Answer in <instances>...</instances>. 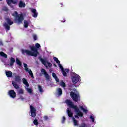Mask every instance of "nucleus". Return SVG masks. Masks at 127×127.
<instances>
[{
	"label": "nucleus",
	"mask_w": 127,
	"mask_h": 127,
	"mask_svg": "<svg viewBox=\"0 0 127 127\" xmlns=\"http://www.w3.org/2000/svg\"><path fill=\"white\" fill-rule=\"evenodd\" d=\"M33 38H34V40H36V39H37V37L36 35H33Z\"/></svg>",
	"instance_id": "obj_39"
},
{
	"label": "nucleus",
	"mask_w": 127,
	"mask_h": 127,
	"mask_svg": "<svg viewBox=\"0 0 127 127\" xmlns=\"http://www.w3.org/2000/svg\"><path fill=\"white\" fill-rule=\"evenodd\" d=\"M8 95L11 98H13V99L16 97V93L12 90H11L8 92Z\"/></svg>",
	"instance_id": "obj_12"
},
{
	"label": "nucleus",
	"mask_w": 127,
	"mask_h": 127,
	"mask_svg": "<svg viewBox=\"0 0 127 127\" xmlns=\"http://www.w3.org/2000/svg\"><path fill=\"white\" fill-rule=\"evenodd\" d=\"M0 56L4 57V58H7V55L4 53L3 52H1L0 53Z\"/></svg>",
	"instance_id": "obj_25"
},
{
	"label": "nucleus",
	"mask_w": 127,
	"mask_h": 127,
	"mask_svg": "<svg viewBox=\"0 0 127 127\" xmlns=\"http://www.w3.org/2000/svg\"><path fill=\"white\" fill-rule=\"evenodd\" d=\"M19 7L22 8V7H25V3H23L22 1H20V3L19 4Z\"/></svg>",
	"instance_id": "obj_27"
},
{
	"label": "nucleus",
	"mask_w": 127,
	"mask_h": 127,
	"mask_svg": "<svg viewBox=\"0 0 127 127\" xmlns=\"http://www.w3.org/2000/svg\"><path fill=\"white\" fill-rule=\"evenodd\" d=\"M90 118L92 122H95V118L92 115H90Z\"/></svg>",
	"instance_id": "obj_36"
},
{
	"label": "nucleus",
	"mask_w": 127,
	"mask_h": 127,
	"mask_svg": "<svg viewBox=\"0 0 127 127\" xmlns=\"http://www.w3.org/2000/svg\"><path fill=\"white\" fill-rule=\"evenodd\" d=\"M23 65L25 71H26V72H28L30 76L32 78V79H33V73H32L31 70L28 69V66L25 63H23Z\"/></svg>",
	"instance_id": "obj_8"
},
{
	"label": "nucleus",
	"mask_w": 127,
	"mask_h": 127,
	"mask_svg": "<svg viewBox=\"0 0 127 127\" xmlns=\"http://www.w3.org/2000/svg\"><path fill=\"white\" fill-rule=\"evenodd\" d=\"M57 94L58 96H61L62 95V89L60 88H58L57 89Z\"/></svg>",
	"instance_id": "obj_18"
},
{
	"label": "nucleus",
	"mask_w": 127,
	"mask_h": 127,
	"mask_svg": "<svg viewBox=\"0 0 127 127\" xmlns=\"http://www.w3.org/2000/svg\"><path fill=\"white\" fill-rule=\"evenodd\" d=\"M80 108L84 113H86V114L88 113V110L87 109L86 106H80Z\"/></svg>",
	"instance_id": "obj_16"
},
{
	"label": "nucleus",
	"mask_w": 127,
	"mask_h": 127,
	"mask_svg": "<svg viewBox=\"0 0 127 127\" xmlns=\"http://www.w3.org/2000/svg\"><path fill=\"white\" fill-rule=\"evenodd\" d=\"M13 3V4H15L16 3V1L15 0H7V3L10 5V3Z\"/></svg>",
	"instance_id": "obj_17"
},
{
	"label": "nucleus",
	"mask_w": 127,
	"mask_h": 127,
	"mask_svg": "<svg viewBox=\"0 0 127 127\" xmlns=\"http://www.w3.org/2000/svg\"><path fill=\"white\" fill-rule=\"evenodd\" d=\"M15 82H20V81H21V79H20V76H16L15 77Z\"/></svg>",
	"instance_id": "obj_24"
},
{
	"label": "nucleus",
	"mask_w": 127,
	"mask_h": 127,
	"mask_svg": "<svg viewBox=\"0 0 127 127\" xmlns=\"http://www.w3.org/2000/svg\"><path fill=\"white\" fill-rule=\"evenodd\" d=\"M16 61L17 65H18L20 67H21L22 64L21 63V62L18 59V58H16Z\"/></svg>",
	"instance_id": "obj_21"
},
{
	"label": "nucleus",
	"mask_w": 127,
	"mask_h": 127,
	"mask_svg": "<svg viewBox=\"0 0 127 127\" xmlns=\"http://www.w3.org/2000/svg\"><path fill=\"white\" fill-rule=\"evenodd\" d=\"M30 49L31 51L28 50H22L21 52L23 54H26L27 55L36 57V56H37V54L39 53L38 51H37V49L33 46H31Z\"/></svg>",
	"instance_id": "obj_2"
},
{
	"label": "nucleus",
	"mask_w": 127,
	"mask_h": 127,
	"mask_svg": "<svg viewBox=\"0 0 127 127\" xmlns=\"http://www.w3.org/2000/svg\"><path fill=\"white\" fill-rule=\"evenodd\" d=\"M65 121H66V118L65 116H63L62 119V124H64L65 123Z\"/></svg>",
	"instance_id": "obj_33"
},
{
	"label": "nucleus",
	"mask_w": 127,
	"mask_h": 127,
	"mask_svg": "<svg viewBox=\"0 0 127 127\" xmlns=\"http://www.w3.org/2000/svg\"><path fill=\"white\" fill-rule=\"evenodd\" d=\"M12 84L15 89H16V90H18V89H19V85H18V84H17L16 82L13 81Z\"/></svg>",
	"instance_id": "obj_14"
},
{
	"label": "nucleus",
	"mask_w": 127,
	"mask_h": 127,
	"mask_svg": "<svg viewBox=\"0 0 127 127\" xmlns=\"http://www.w3.org/2000/svg\"><path fill=\"white\" fill-rule=\"evenodd\" d=\"M2 0H0V1H2Z\"/></svg>",
	"instance_id": "obj_44"
},
{
	"label": "nucleus",
	"mask_w": 127,
	"mask_h": 127,
	"mask_svg": "<svg viewBox=\"0 0 127 127\" xmlns=\"http://www.w3.org/2000/svg\"><path fill=\"white\" fill-rule=\"evenodd\" d=\"M40 60L41 62L42 63V64L46 67V68H47L48 67H49L50 68L52 67V64L51 63L48 62L46 60L42 58H40Z\"/></svg>",
	"instance_id": "obj_7"
},
{
	"label": "nucleus",
	"mask_w": 127,
	"mask_h": 127,
	"mask_svg": "<svg viewBox=\"0 0 127 127\" xmlns=\"http://www.w3.org/2000/svg\"><path fill=\"white\" fill-rule=\"evenodd\" d=\"M33 123L36 126H37V125H38V121H37V119H35L33 121Z\"/></svg>",
	"instance_id": "obj_34"
},
{
	"label": "nucleus",
	"mask_w": 127,
	"mask_h": 127,
	"mask_svg": "<svg viewBox=\"0 0 127 127\" xmlns=\"http://www.w3.org/2000/svg\"><path fill=\"white\" fill-rule=\"evenodd\" d=\"M15 62V59L13 57H11L10 58V66H13V64Z\"/></svg>",
	"instance_id": "obj_19"
},
{
	"label": "nucleus",
	"mask_w": 127,
	"mask_h": 127,
	"mask_svg": "<svg viewBox=\"0 0 127 127\" xmlns=\"http://www.w3.org/2000/svg\"><path fill=\"white\" fill-rule=\"evenodd\" d=\"M38 89L40 93H43V89H42L41 86L38 85Z\"/></svg>",
	"instance_id": "obj_32"
},
{
	"label": "nucleus",
	"mask_w": 127,
	"mask_h": 127,
	"mask_svg": "<svg viewBox=\"0 0 127 127\" xmlns=\"http://www.w3.org/2000/svg\"><path fill=\"white\" fill-rule=\"evenodd\" d=\"M28 24H29V23H28V21H27L26 20H24V27L25 28H27L28 27Z\"/></svg>",
	"instance_id": "obj_28"
},
{
	"label": "nucleus",
	"mask_w": 127,
	"mask_h": 127,
	"mask_svg": "<svg viewBox=\"0 0 127 127\" xmlns=\"http://www.w3.org/2000/svg\"><path fill=\"white\" fill-rule=\"evenodd\" d=\"M31 11L33 13V17H37V15H38V13L36 12V9H31Z\"/></svg>",
	"instance_id": "obj_13"
},
{
	"label": "nucleus",
	"mask_w": 127,
	"mask_h": 127,
	"mask_svg": "<svg viewBox=\"0 0 127 127\" xmlns=\"http://www.w3.org/2000/svg\"><path fill=\"white\" fill-rule=\"evenodd\" d=\"M26 91H27V93L31 95L32 94V89L29 88L28 87H25Z\"/></svg>",
	"instance_id": "obj_22"
},
{
	"label": "nucleus",
	"mask_w": 127,
	"mask_h": 127,
	"mask_svg": "<svg viewBox=\"0 0 127 127\" xmlns=\"http://www.w3.org/2000/svg\"><path fill=\"white\" fill-rule=\"evenodd\" d=\"M35 47L37 48H39V47H40V44H39V43H36Z\"/></svg>",
	"instance_id": "obj_37"
},
{
	"label": "nucleus",
	"mask_w": 127,
	"mask_h": 127,
	"mask_svg": "<svg viewBox=\"0 0 127 127\" xmlns=\"http://www.w3.org/2000/svg\"><path fill=\"white\" fill-rule=\"evenodd\" d=\"M72 80L73 84H77L78 82H80L81 79L80 76L78 74H76L72 77Z\"/></svg>",
	"instance_id": "obj_9"
},
{
	"label": "nucleus",
	"mask_w": 127,
	"mask_h": 127,
	"mask_svg": "<svg viewBox=\"0 0 127 127\" xmlns=\"http://www.w3.org/2000/svg\"><path fill=\"white\" fill-rule=\"evenodd\" d=\"M66 104H67V105L69 106L70 108H72V109H75V113H76V115H75V118L79 119V117H83V113L80 111L76 105H74L73 102H72L71 100H67Z\"/></svg>",
	"instance_id": "obj_1"
},
{
	"label": "nucleus",
	"mask_w": 127,
	"mask_h": 127,
	"mask_svg": "<svg viewBox=\"0 0 127 127\" xmlns=\"http://www.w3.org/2000/svg\"><path fill=\"white\" fill-rule=\"evenodd\" d=\"M52 77L56 80V82H59V79L57 78L55 73H52Z\"/></svg>",
	"instance_id": "obj_29"
},
{
	"label": "nucleus",
	"mask_w": 127,
	"mask_h": 127,
	"mask_svg": "<svg viewBox=\"0 0 127 127\" xmlns=\"http://www.w3.org/2000/svg\"><path fill=\"white\" fill-rule=\"evenodd\" d=\"M60 85L61 87H63V88H65V87H66V84L63 81H61L60 83Z\"/></svg>",
	"instance_id": "obj_31"
},
{
	"label": "nucleus",
	"mask_w": 127,
	"mask_h": 127,
	"mask_svg": "<svg viewBox=\"0 0 127 127\" xmlns=\"http://www.w3.org/2000/svg\"><path fill=\"white\" fill-rule=\"evenodd\" d=\"M44 119L45 121H47V120L48 119V117H47V116H45L44 117Z\"/></svg>",
	"instance_id": "obj_40"
},
{
	"label": "nucleus",
	"mask_w": 127,
	"mask_h": 127,
	"mask_svg": "<svg viewBox=\"0 0 127 127\" xmlns=\"http://www.w3.org/2000/svg\"><path fill=\"white\" fill-rule=\"evenodd\" d=\"M40 76H42V74H40Z\"/></svg>",
	"instance_id": "obj_43"
},
{
	"label": "nucleus",
	"mask_w": 127,
	"mask_h": 127,
	"mask_svg": "<svg viewBox=\"0 0 127 127\" xmlns=\"http://www.w3.org/2000/svg\"><path fill=\"white\" fill-rule=\"evenodd\" d=\"M79 127H89V126H88V125H87L86 124L83 123L81 124V126Z\"/></svg>",
	"instance_id": "obj_35"
},
{
	"label": "nucleus",
	"mask_w": 127,
	"mask_h": 127,
	"mask_svg": "<svg viewBox=\"0 0 127 127\" xmlns=\"http://www.w3.org/2000/svg\"><path fill=\"white\" fill-rule=\"evenodd\" d=\"M12 16L15 17V21L16 23H18V24H20L22 23V21L24 20L23 18V14L21 13L20 14H18L17 12L15 11L12 14Z\"/></svg>",
	"instance_id": "obj_3"
},
{
	"label": "nucleus",
	"mask_w": 127,
	"mask_h": 127,
	"mask_svg": "<svg viewBox=\"0 0 127 127\" xmlns=\"http://www.w3.org/2000/svg\"><path fill=\"white\" fill-rule=\"evenodd\" d=\"M31 116L34 118L36 116V109L32 105L30 106Z\"/></svg>",
	"instance_id": "obj_10"
},
{
	"label": "nucleus",
	"mask_w": 127,
	"mask_h": 127,
	"mask_svg": "<svg viewBox=\"0 0 127 127\" xmlns=\"http://www.w3.org/2000/svg\"><path fill=\"white\" fill-rule=\"evenodd\" d=\"M0 45H3V44L2 43V41H0Z\"/></svg>",
	"instance_id": "obj_42"
},
{
	"label": "nucleus",
	"mask_w": 127,
	"mask_h": 127,
	"mask_svg": "<svg viewBox=\"0 0 127 127\" xmlns=\"http://www.w3.org/2000/svg\"><path fill=\"white\" fill-rule=\"evenodd\" d=\"M67 112L69 117H73V112H72V111H71L69 108H68Z\"/></svg>",
	"instance_id": "obj_26"
},
{
	"label": "nucleus",
	"mask_w": 127,
	"mask_h": 127,
	"mask_svg": "<svg viewBox=\"0 0 127 127\" xmlns=\"http://www.w3.org/2000/svg\"><path fill=\"white\" fill-rule=\"evenodd\" d=\"M20 99L21 100V101H23V100H24V98L22 96H21L20 97Z\"/></svg>",
	"instance_id": "obj_41"
},
{
	"label": "nucleus",
	"mask_w": 127,
	"mask_h": 127,
	"mask_svg": "<svg viewBox=\"0 0 127 127\" xmlns=\"http://www.w3.org/2000/svg\"><path fill=\"white\" fill-rule=\"evenodd\" d=\"M5 74L7 77H8V78H11V77H12V72L10 71H6Z\"/></svg>",
	"instance_id": "obj_15"
},
{
	"label": "nucleus",
	"mask_w": 127,
	"mask_h": 127,
	"mask_svg": "<svg viewBox=\"0 0 127 127\" xmlns=\"http://www.w3.org/2000/svg\"><path fill=\"white\" fill-rule=\"evenodd\" d=\"M74 126H78V121L75 119V117L72 118Z\"/></svg>",
	"instance_id": "obj_30"
},
{
	"label": "nucleus",
	"mask_w": 127,
	"mask_h": 127,
	"mask_svg": "<svg viewBox=\"0 0 127 127\" xmlns=\"http://www.w3.org/2000/svg\"><path fill=\"white\" fill-rule=\"evenodd\" d=\"M23 81V83L24 84V85H25L26 87H29V84H28V82H27V80H26V79L25 78H23L22 79Z\"/></svg>",
	"instance_id": "obj_20"
},
{
	"label": "nucleus",
	"mask_w": 127,
	"mask_h": 127,
	"mask_svg": "<svg viewBox=\"0 0 127 127\" xmlns=\"http://www.w3.org/2000/svg\"><path fill=\"white\" fill-rule=\"evenodd\" d=\"M54 60L55 61H56V63H58V66H59L60 69H61V70L62 72L63 75H64V76L65 77L67 76V73H69V69L64 70V68H63V67H62L61 64H60V61H59V60H58V59H57V58L54 57Z\"/></svg>",
	"instance_id": "obj_4"
},
{
	"label": "nucleus",
	"mask_w": 127,
	"mask_h": 127,
	"mask_svg": "<svg viewBox=\"0 0 127 127\" xmlns=\"http://www.w3.org/2000/svg\"><path fill=\"white\" fill-rule=\"evenodd\" d=\"M2 10H4L5 11H6L8 10V9H7V7H3Z\"/></svg>",
	"instance_id": "obj_38"
},
{
	"label": "nucleus",
	"mask_w": 127,
	"mask_h": 127,
	"mask_svg": "<svg viewBox=\"0 0 127 127\" xmlns=\"http://www.w3.org/2000/svg\"><path fill=\"white\" fill-rule=\"evenodd\" d=\"M41 72L42 75H44L46 80L47 81H49V79H50V78L49 77V75H48V73H47V72H46L45 69L42 68L41 70Z\"/></svg>",
	"instance_id": "obj_11"
},
{
	"label": "nucleus",
	"mask_w": 127,
	"mask_h": 127,
	"mask_svg": "<svg viewBox=\"0 0 127 127\" xmlns=\"http://www.w3.org/2000/svg\"><path fill=\"white\" fill-rule=\"evenodd\" d=\"M18 95H24V90H23V89H20L18 91Z\"/></svg>",
	"instance_id": "obj_23"
},
{
	"label": "nucleus",
	"mask_w": 127,
	"mask_h": 127,
	"mask_svg": "<svg viewBox=\"0 0 127 127\" xmlns=\"http://www.w3.org/2000/svg\"><path fill=\"white\" fill-rule=\"evenodd\" d=\"M70 96L73 99V101H75V102H78L79 98H80V96L79 95V93H78V92H71L70 93Z\"/></svg>",
	"instance_id": "obj_6"
},
{
	"label": "nucleus",
	"mask_w": 127,
	"mask_h": 127,
	"mask_svg": "<svg viewBox=\"0 0 127 127\" xmlns=\"http://www.w3.org/2000/svg\"><path fill=\"white\" fill-rule=\"evenodd\" d=\"M5 21L6 23H5L3 25L7 30H10V26L9 25H12L13 22L8 18H6Z\"/></svg>",
	"instance_id": "obj_5"
}]
</instances>
